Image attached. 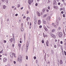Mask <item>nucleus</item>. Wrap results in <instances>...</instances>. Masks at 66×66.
Returning a JSON list of instances; mask_svg holds the SVG:
<instances>
[{
  "label": "nucleus",
  "instance_id": "32",
  "mask_svg": "<svg viewBox=\"0 0 66 66\" xmlns=\"http://www.w3.org/2000/svg\"><path fill=\"white\" fill-rule=\"evenodd\" d=\"M27 18L29 20H30V17H27Z\"/></svg>",
  "mask_w": 66,
  "mask_h": 66
},
{
  "label": "nucleus",
  "instance_id": "26",
  "mask_svg": "<svg viewBox=\"0 0 66 66\" xmlns=\"http://www.w3.org/2000/svg\"><path fill=\"white\" fill-rule=\"evenodd\" d=\"M39 28H42V25H40L39 26Z\"/></svg>",
  "mask_w": 66,
  "mask_h": 66
},
{
  "label": "nucleus",
  "instance_id": "43",
  "mask_svg": "<svg viewBox=\"0 0 66 66\" xmlns=\"http://www.w3.org/2000/svg\"><path fill=\"white\" fill-rule=\"evenodd\" d=\"M58 5H60V4H61V3L59 2L58 3Z\"/></svg>",
  "mask_w": 66,
  "mask_h": 66
},
{
  "label": "nucleus",
  "instance_id": "33",
  "mask_svg": "<svg viewBox=\"0 0 66 66\" xmlns=\"http://www.w3.org/2000/svg\"><path fill=\"white\" fill-rule=\"evenodd\" d=\"M63 17H65V14H64L63 15Z\"/></svg>",
  "mask_w": 66,
  "mask_h": 66
},
{
  "label": "nucleus",
  "instance_id": "47",
  "mask_svg": "<svg viewBox=\"0 0 66 66\" xmlns=\"http://www.w3.org/2000/svg\"><path fill=\"white\" fill-rule=\"evenodd\" d=\"M54 48H56V45H54Z\"/></svg>",
  "mask_w": 66,
  "mask_h": 66
},
{
  "label": "nucleus",
  "instance_id": "40",
  "mask_svg": "<svg viewBox=\"0 0 66 66\" xmlns=\"http://www.w3.org/2000/svg\"><path fill=\"white\" fill-rule=\"evenodd\" d=\"M54 8L55 9H56V6H54Z\"/></svg>",
  "mask_w": 66,
  "mask_h": 66
},
{
  "label": "nucleus",
  "instance_id": "7",
  "mask_svg": "<svg viewBox=\"0 0 66 66\" xmlns=\"http://www.w3.org/2000/svg\"><path fill=\"white\" fill-rule=\"evenodd\" d=\"M10 55L11 57H13V54L12 53H10Z\"/></svg>",
  "mask_w": 66,
  "mask_h": 66
},
{
  "label": "nucleus",
  "instance_id": "60",
  "mask_svg": "<svg viewBox=\"0 0 66 66\" xmlns=\"http://www.w3.org/2000/svg\"><path fill=\"white\" fill-rule=\"evenodd\" d=\"M22 41H21V40H20V43H22Z\"/></svg>",
  "mask_w": 66,
  "mask_h": 66
},
{
  "label": "nucleus",
  "instance_id": "58",
  "mask_svg": "<svg viewBox=\"0 0 66 66\" xmlns=\"http://www.w3.org/2000/svg\"><path fill=\"white\" fill-rule=\"evenodd\" d=\"M29 29H31V26H29Z\"/></svg>",
  "mask_w": 66,
  "mask_h": 66
},
{
  "label": "nucleus",
  "instance_id": "19",
  "mask_svg": "<svg viewBox=\"0 0 66 66\" xmlns=\"http://www.w3.org/2000/svg\"><path fill=\"white\" fill-rule=\"evenodd\" d=\"M13 43L15 44V38H13Z\"/></svg>",
  "mask_w": 66,
  "mask_h": 66
},
{
  "label": "nucleus",
  "instance_id": "48",
  "mask_svg": "<svg viewBox=\"0 0 66 66\" xmlns=\"http://www.w3.org/2000/svg\"><path fill=\"white\" fill-rule=\"evenodd\" d=\"M48 9L49 10H50V6H48Z\"/></svg>",
  "mask_w": 66,
  "mask_h": 66
},
{
  "label": "nucleus",
  "instance_id": "53",
  "mask_svg": "<svg viewBox=\"0 0 66 66\" xmlns=\"http://www.w3.org/2000/svg\"><path fill=\"white\" fill-rule=\"evenodd\" d=\"M15 16H18V14H15Z\"/></svg>",
  "mask_w": 66,
  "mask_h": 66
},
{
  "label": "nucleus",
  "instance_id": "42",
  "mask_svg": "<svg viewBox=\"0 0 66 66\" xmlns=\"http://www.w3.org/2000/svg\"><path fill=\"white\" fill-rule=\"evenodd\" d=\"M13 55L14 57H15V54H14V53H13Z\"/></svg>",
  "mask_w": 66,
  "mask_h": 66
},
{
  "label": "nucleus",
  "instance_id": "17",
  "mask_svg": "<svg viewBox=\"0 0 66 66\" xmlns=\"http://www.w3.org/2000/svg\"><path fill=\"white\" fill-rule=\"evenodd\" d=\"M3 9H5V8H6V6H5V5H3Z\"/></svg>",
  "mask_w": 66,
  "mask_h": 66
},
{
  "label": "nucleus",
  "instance_id": "57",
  "mask_svg": "<svg viewBox=\"0 0 66 66\" xmlns=\"http://www.w3.org/2000/svg\"><path fill=\"white\" fill-rule=\"evenodd\" d=\"M32 24H31V22L30 23V26H31Z\"/></svg>",
  "mask_w": 66,
  "mask_h": 66
},
{
  "label": "nucleus",
  "instance_id": "22",
  "mask_svg": "<svg viewBox=\"0 0 66 66\" xmlns=\"http://www.w3.org/2000/svg\"><path fill=\"white\" fill-rule=\"evenodd\" d=\"M48 2H47V3L48 4L49 3H50L51 2V1H49V0H48Z\"/></svg>",
  "mask_w": 66,
  "mask_h": 66
},
{
  "label": "nucleus",
  "instance_id": "35",
  "mask_svg": "<svg viewBox=\"0 0 66 66\" xmlns=\"http://www.w3.org/2000/svg\"><path fill=\"white\" fill-rule=\"evenodd\" d=\"M64 54H65V55H66V51H64Z\"/></svg>",
  "mask_w": 66,
  "mask_h": 66
},
{
  "label": "nucleus",
  "instance_id": "31",
  "mask_svg": "<svg viewBox=\"0 0 66 66\" xmlns=\"http://www.w3.org/2000/svg\"><path fill=\"white\" fill-rule=\"evenodd\" d=\"M47 16V14L44 15L43 16V17H45V16Z\"/></svg>",
  "mask_w": 66,
  "mask_h": 66
},
{
  "label": "nucleus",
  "instance_id": "13",
  "mask_svg": "<svg viewBox=\"0 0 66 66\" xmlns=\"http://www.w3.org/2000/svg\"><path fill=\"white\" fill-rule=\"evenodd\" d=\"M44 28L46 31H48V29L46 27H44Z\"/></svg>",
  "mask_w": 66,
  "mask_h": 66
},
{
  "label": "nucleus",
  "instance_id": "2",
  "mask_svg": "<svg viewBox=\"0 0 66 66\" xmlns=\"http://www.w3.org/2000/svg\"><path fill=\"white\" fill-rule=\"evenodd\" d=\"M53 5L54 6H55V5H57V3H56V0H54L53 2Z\"/></svg>",
  "mask_w": 66,
  "mask_h": 66
},
{
  "label": "nucleus",
  "instance_id": "59",
  "mask_svg": "<svg viewBox=\"0 0 66 66\" xmlns=\"http://www.w3.org/2000/svg\"><path fill=\"white\" fill-rule=\"evenodd\" d=\"M64 5V6H66V4L65 3H63Z\"/></svg>",
  "mask_w": 66,
  "mask_h": 66
},
{
  "label": "nucleus",
  "instance_id": "55",
  "mask_svg": "<svg viewBox=\"0 0 66 66\" xmlns=\"http://www.w3.org/2000/svg\"><path fill=\"white\" fill-rule=\"evenodd\" d=\"M9 19H7V21H9Z\"/></svg>",
  "mask_w": 66,
  "mask_h": 66
},
{
  "label": "nucleus",
  "instance_id": "64",
  "mask_svg": "<svg viewBox=\"0 0 66 66\" xmlns=\"http://www.w3.org/2000/svg\"><path fill=\"white\" fill-rule=\"evenodd\" d=\"M45 37H47V36H47V35H45Z\"/></svg>",
  "mask_w": 66,
  "mask_h": 66
},
{
  "label": "nucleus",
  "instance_id": "3",
  "mask_svg": "<svg viewBox=\"0 0 66 66\" xmlns=\"http://www.w3.org/2000/svg\"><path fill=\"white\" fill-rule=\"evenodd\" d=\"M60 20H61V18H60L59 17L57 20H56V22L57 23H59V21H60Z\"/></svg>",
  "mask_w": 66,
  "mask_h": 66
},
{
  "label": "nucleus",
  "instance_id": "39",
  "mask_svg": "<svg viewBox=\"0 0 66 66\" xmlns=\"http://www.w3.org/2000/svg\"><path fill=\"white\" fill-rule=\"evenodd\" d=\"M34 60H35V59H36V57H35V56H34Z\"/></svg>",
  "mask_w": 66,
  "mask_h": 66
},
{
  "label": "nucleus",
  "instance_id": "11",
  "mask_svg": "<svg viewBox=\"0 0 66 66\" xmlns=\"http://www.w3.org/2000/svg\"><path fill=\"white\" fill-rule=\"evenodd\" d=\"M37 15L38 16H40L41 15V14L39 12H38L37 13Z\"/></svg>",
  "mask_w": 66,
  "mask_h": 66
},
{
  "label": "nucleus",
  "instance_id": "45",
  "mask_svg": "<svg viewBox=\"0 0 66 66\" xmlns=\"http://www.w3.org/2000/svg\"><path fill=\"white\" fill-rule=\"evenodd\" d=\"M53 52V51L52 50H51V53H52Z\"/></svg>",
  "mask_w": 66,
  "mask_h": 66
},
{
  "label": "nucleus",
  "instance_id": "21",
  "mask_svg": "<svg viewBox=\"0 0 66 66\" xmlns=\"http://www.w3.org/2000/svg\"><path fill=\"white\" fill-rule=\"evenodd\" d=\"M24 30V29L23 28H21V32H23Z\"/></svg>",
  "mask_w": 66,
  "mask_h": 66
},
{
  "label": "nucleus",
  "instance_id": "28",
  "mask_svg": "<svg viewBox=\"0 0 66 66\" xmlns=\"http://www.w3.org/2000/svg\"><path fill=\"white\" fill-rule=\"evenodd\" d=\"M42 43H43V44H44V40H42Z\"/></svg>",
  "mask_w": 66,
  "mask_h": 66
},
{
  "label": "nucleus",
  "instance_id": "23",
  "mask_svg": "<svg viewBox=\"0 0 66 66\" xmlns=\"http://www.w3.org/2000/svg\"><path fill=\"white\" fill-rule=\"evenodd\" d=\"M55 30L54 29H53L52 30V31L53 32H55Z\"/></svg>",
  "mask_w": 66,
  "mask_h": 66
},
{
  "label": "nucleus",
  "instance_id": "49",
  "mask_svg": "<svg viewBox=\"0 0 66 66\" xmlns=\"http://www.w3.org/2000/svg\"><path fill=\"white\" fill-rule=\"evenodd\" d=\"M37 21L35 22V21H34V23L35 24H36V22Z\"/></svg>",
  "mask_w": 66,
  "mask_h": 66
},
{
  "label": "nucleus",
  "instance_id": "30",
  "mask_svg": "<svg viewBox=\"0 0 66 66\" xmlns=\"http://www.w3.org/2000/svg\"><path fill=\"white\" fill-rule=\"evenodd\" d=\"M27 14H29V11L28 10H27Z\"/></svg>",
  "mask_w": 66,
  "mask_h": 66
},
{
  "label": "nucleus",
  "instance_id": "44",
  "mask_svg": "<svg viewBox=\"0 0 66 66\" xmlns=\"http://www.w3.org/2000/svg\"><path fill=\"white\" fill-rule=\"evenodd\" d=\"M38 62V60H36V63H37Z\"/></svg>",
  "mask_w": 66,
  "mask_h": 66
},
{
  "label": "nucleus",
  "instance_id": "10",
  "mask_svg": "<svg viewBox=\"0 0 66 66\" xmlns=\"http://www.w3.org/2000/svg\"><path fill=\"white\" fill-rule=\"evenodd\" d=\"M34 21H35V22H36V21H37V19H36V17H34Z\"/></svg>",
  "mask_w": 66,
  "mask_h": 66
},
{
  "label": "nucleus",
  "instance_id": "25",
  "mask_svg": "<svg viewBox=\"0 0 66 66\" xmlns=\"http://www.w3.org/2000/svg\"><path fill=\"white\" fill-rule=\"evenodd\" d=\"M20 5L19 4H18V7H20Z\"/></svg>",
  "mask_w": 66,
  "mask_h": 66
},
{
  "label": "nucleus",
  "instance_id": "6",
  "mask_svg": "<svg viewBox=\"0 0 66 66\" xmlns=\"http://www.w3.org/2000/svg\"><path fill=\"white\" fill-rule=\"evenodd\" d=\"M46 46L48 47L49 46V45H48V44H49V41L47 40V41L46 42Z\"/></svg>",
  "mask_w": 66,
  "mask_h": 66
},
{
  "label": "nucleus",
  "instance_id": "52",
  "mask_svg": "<svg viewBox=\"0 0 66 66\" xmlns=\"http://www.w3.org/2000/svg\"><path fill=\"white\" fill-rule=\"evenodd\" d=\"M13 63H14V64H16V61H14V62H13Z\"/></svg>",
  "mask_w": 66,
  "mask_h": 66
},
{
  "label": "nucleus",
  "instance_id": "24",
  "mask_svg": "<svg viewBox=\"0 0 66 66\" xmlns=\"http://www.w3.org/2000/svg\"><path fill=\"white\" fill-rule=\"evenodd\" d=\"M47 18H48V19H49V20H50V18H50V16H49L47 17Z\"/></svg>",
  "mask_w": 66,
  "mask_h": 66
},
{
  "label": "nucleus",
  "instance_id": "38",
  "mask_svg": "<svg viewBox=\"0 0 66 66\" xmlns=\"http://www.w3.org/2000/svg\"><path fill=\"white\" fill-rule=\"evenodd\" d=\"M3 50H2V51L0 52V53H3L2 51H3Z\"/></svg>",
  "mask_w": 66,
  "mask_h": 66
},
{
  "label": "nucleus",
  "instance_id": "9",
  "mask_svg": "<svg viewBox=\"0 0 66 66\" xmlns=\"http://www.w3.org/2000/svg\"><path fill=\"white\" fill-rule=\"evenodd\" d=\"M63 61L62 60H60V64H61V65L62 64H63Z\"/></svg>",
  "mask_w": 66,
  "mask_h": 66
},
{
  "label": "nucleus",
  "instance_id": "8",
  "mask_svg": "<svg viewBox=\"0 0 66 66\" xmlns=\"http://www.w3.org/2000/svg\"><path fill=\"white\" fill-rule=\"evenodd\" d=\"M41 23V22H40V20H38V24L39 25H40V24Z\"/></svg>",
  "mask_w": 66,
  "mask_h": 66
},
{
  "label": "nucleus",
  "instance_id": "62",
  "mask_svg": "<svg viewBox=\"0 0 66 66\" xmlns=\"http://www.w3.org/2000/svg\"><path fill=\"white\" fill-rule=\"evenodd\" d=\"M26 17L25 16H24L23 17V19H24V18H26Z\"/></svg>",
  "mask_w": 66,
  "mask_h": 66
},
{
  "label": "nucleus",
  "instance_id": "34",
  "mask_svg": "<svg viewBox=\"0 0 66 66\" xmlns=\"http://www.w3.org/2000/svg\"><path fill=\"white\" fill-rule=\"evenodd\" d=\"M26 60H28V56H26Z\"/></svg>",
  "mask_w": 66,
  "mask_h": 66
},
{
  "label": "nucleus",
  "instance_id": "50",
  "mask_svg": "<svg viewBox=\"0 0 66 66\" xmlns=\"http://www.w3.org/2000/svg\"><path fill=\"white\" fill-rule=\"evenodd\" d=\"M5 56H6L7 55V54H6V53H5Z\"/></svg>",
  "mask_w": 66,
  "mask_h": 66
},
{
  "label": "nucleus",
  "instance_id": "15",
  "mask_svg": "<svg viewBox=\"0 0 66 66\" xmlns=\"http://www.w3.org/2000/svg\"><path fill=\"white\" fill-rule=\"evenodd\" d=\"M10 41H11V43H12V42H13V38H11L10 40Z\"/></svg>",
  "mask_w": 66,
  "mask_h": 66
},
{
  "label": "nucleus",
  "instance_id": "29",
  "mask_svg": "<svg viewBox=\"0 0 66 66\" xmlns=\"http://www.w3.org/2000/svg\"><path fill=\"white\" fill-rule=\"evenodd\" d=\"M57 61L58 62H59V63L58 62V65H59V64H60V62H59V60H57Z\"/></svg>",
  "mask_w": 66,
  "mask_h": 66
},
{
  "label": "nucleus",
  "instance_id": "14",
  "mask_svg": "<svg viewBox=\"0 0 66 66\" xmlns=\"http://www.w3.org/2000/svg\"><path fill=\"white\" fill-rule=\"evenodd\" d=\"M26 49H29V45L28 44H26Z\"/></svg>",
  "mask_w": 66,
  "mask_h": 66
},
{
  "label": "nucleus",
  "instance_id": "63",
  "mask_svg": "<svg viewBox=\"0 0 66 66\" xmlns=\"http://www.w3.org/2000/svg\"><path fill=\"white\" fill-rule=\"evenodd\" d=\"M53 38H56L55 36H54Z\"/></svg>",
  "mask_w": 66,
  "mask_h": 66
},
{
  "label": "nucleus",
  "instance_id": "41",
  "mask_svg": "<svg viewBox=\"0 0 66 66\" xmlns=\"http://www.w3.org/2000/svg\"><path fill=\"white\" fill-rule=\"evenodd\" d=\"M12 36L13 38H14V34H12Z\"/></svg>",
  "mask_w": 66,
  "mask_h": 66
},
{
  "label": "nucleus",
  "instance_id": "1",
  "mask_svg": "<svg viewBox=\"0 0 66 66\" xmlns=\"http://www.w3.org/2000/svg\"><path fill=\"white\" fill-rule=\"evenodd\" d=\"M20 63H21L22 62V56L21 55H20L19 56V57L18 59H17V62H19Z\"/></svg>",
  "mask_w": 66,
  "mask_h": 66
},
{
  "label": "nucleus",
  "instance_id": "18",
  "mask_svg": "<svg viewBox=\"0 0 66 66\" xmlns=\"http://www.w3.org/2000/svg\"><path fill=\"white\" fill-rule=\"evenodd\" d=\"M43 23H44V24H46V21H43Z\"/></svg>",
  "mask_w": 66,
  "mask_h": 66
},
{
  "label": "nucleus",
  "instance_id": "61",
  "mask_svg": "<svg viewBox=\"0 0 66 66\" xmlns=\"http://www.w3.org/2000/svg\"><path fill=\"white\" fill-rule=\"evenodd\" d=\"M18 46H19V47H20V46H21V44H19Z\"/></svg>",
  "mask_w": 66,
  "mask_h": 66
},
{
  "label": "nucleus",
  "instance_id": "27",
  "mask_svg": "<svg viewBox=\"0 0 66 66\" xmlns=\"http://www.w3.org/2000/svg\"><path fill=\"white\" fill-rule=\"evenodd\" d=\"M59 34H61V35H63V34H62V32H60Z\"/></svg>",
  "mask_w": 66,
  "mask_h": 66
},
{
  "label": "nucleus",
  "instance_id": "5",
  "mask_svg": "<svg viewBox=\"0 0 66 66\" xmlns=\"http://www.w3.org/2000/svg\"><path fill=\"white\" fill-rule=\"evenodd\" d=\"M45 10H46V9L45 8H44L43 10H42V12L41 13V14H42V15H43V14H42V13H44V12H45Z\"/></svg>",
  "mask_w": 66,
  "mask_h": 66
},
{
  "label": "nucleus",
  "instance_id": "37",
  "mask_svg": "<svg viewBox=\"0 0 66 66\" xmlns=\"http://www.w3.org/2000/svg\"><path fill=\"white\" fill-rule=\"evenodd\" d=\"M37 5H38V4H37V3H36L35 4V6H37Z\"/></svg>",
  "mask_w": 66,
  "mask_h": 66
},
{
  "label": "nucleus",
  "instance_id": "16",
  "mask_svg": "<svg viewBox=\"0 0 66 66\" xmlns=\"http://www.w3.org/2000/svg\"><path fill=\"white\" fill-rule=\"evenodd\" d=\"M62 35H62L59 34V37H62Z\"/></svg>",
  "mask_w": 66,
  "mask_h": 66
},
{
  "label": "nucleus",
  "instance_id": "12",
  "mask_svg": "<svg viewBox=\"0 0 66 66\" xmlns=\"http://www.w3.org/2000/svg\"><path fill=\"white\" fill-rule=\"evenodd\" d=\"M28 3H29V4H31V0H28Z\"/></svg>",
  "mask_w": 66,
  "mask_h": 66
},
{
  "label": "nucleus",
  "instance_id": "20",
  "mask_svg": "<svg viewBox=\"0 0 66 66\" xmlns=\"http://www.w3.org/2000/svg\"><path fill=\"white\" fill-rule=\"evenodd\" d=\"M4 1L6 2V3H7L9 2H8V0H5Z\"/></svg>",
  "mask_w": 66,
  "mask_h": 66
},
{
  "label": "nucleus",
  "instance_id": "36",
  "mask_svg": "<svg viewBox=\"0 0 66 66\" xmlns=\"http://www.w3.org/2000/svg\"><path fill=\"white\" fill-rule=\"evenodd\" d=\"M4 43H6V41L5 40H4Z\"/></svg>",
  "mask_w": 66,
  "mask_h": 66
},
{
  "label": "nucleus",
  "instance_id": "51",
  "mask_svg": "<svg viewBox=\"0 0 66 66\" xmlns=\"http://www.w3.org/2000/svg\"><path fill=\"white\" fill-rule=\"evenodd\" d=\"M55 24L57 25V26H59V23L57 24V23H55Z\"/></svg>",
  "mask_w": 66,
  "mask_h": 66
},
{
  "label": "nucleus",
  "instance_id": "4",
  "mask_svg": "<svg viewBox=\"0 0 66 66\" xmlns=\"http://www.w3.org/2000/svg\"><path fill=\"white\" fill-rule=\"evenodd\" d=\"M3 60V62H6L7 61V58H4Z\"/></svg>",
  "mask_w": 66,
  "mask_h": 66
},
{
  "label": "nucleus",
  "instance_id": "46",
  "mask_svg": "<svg viewBox=\"0 0 66 66\" xmlns=\"http://www.w3.org/2000/svg\"><path fill=\"white\" fill-rule=\"evenodd\" d=\"M60 43L61 44H63V42L62 41L60 42Z\"/></svg>",
  "mask_w": 66,
  "mask_h": 66
},
{
  "label": "nucleus",
  "instance_id": "56",
  "mask_svg": "<svg viewBox=\"0 0 66 66\" xmlns=\"http://www.w3.org/2000/svg\"><path fill=\"white\" fill-rule=\"evenodd\" d=\"M61 14H63V13H64V12L63 11H62L61 12Z\"/></svg>",
  "mask_w": 66,
  "mask_h": 66
},
{
  "label": "nucleus",
  "instance_id": "54",
  "mask_svg": "<svg viewBox=\"0 0 66 66\" xmlns=\"http://www.w3.org/2000/svg\"><path fill=\"white\" fill-rule=\"evenodd\" d=\"M23 23H22L21 24V27H23Z\"/></svg>",
  "mask_w": 66,
  "mask_h": 66
}]
</instances>
